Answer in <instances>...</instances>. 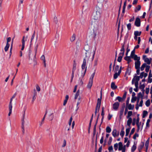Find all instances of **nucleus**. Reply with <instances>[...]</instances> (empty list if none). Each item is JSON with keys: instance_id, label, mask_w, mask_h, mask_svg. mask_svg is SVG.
<instances>
[{"instance_id": "1", "label": "nucleus", "mask_w": 152, "mask_h": 152, "mask_svg": "<svg viewBox=\"0 0 152 152\" xmlns=\"http://www.w3.org/2000/svg\"><path fill=\"white\" fill-rule=\"evenodd\" d=\"M82 70L81 71V77H83L87 70V66H86V58H84L83 59V64L81 66Z\"/></svg>"}, {"instance_id": "2", "label": "nucleus", "mask_w": 152, "mask_h": 152, "mask_svg": "<svg viewBox=\"0 0 152 152\" xmlns=\"http://www.w3.org/2000/svg\"><path fill=\"white\" fill-rule=\"evenodd\" d=\"M101 93V96L100 98H99L97 99V103L96 104V106L95 108V115H96V113L97 112V110H98V112L99 111V110L101 104V100L102 99V91L100 92Z\"/></svg>"}, {"instance_id": "3", "label": "nucleus", "mask_w": 152, "mask_h": 152, "mask_svg": "<svg viewBox=\"0 0 152 152\" xmlns=\"http://www.w3.org/2000/svg\"><path fill=\"white\" fill-rule=\"evenodd\" d=\"M131 58H133V50L131 51V55L130 56H126L124 57V59L127 61V64L128 65H130V63L132 61Z\"/></svg>"}, {"instance_id": "4", "label": "nucleus", "mask_w": 152, "mask_h": 152, "mask_svg": "<svg viewBox=\"0 0 152 152\" xmlns=\"http://www.w3.org/2000/svg\"><path fill=\"white\" fill-rule=\"evenodd\" d=\"M141 24L140 19L139 18H137L135 19L134 22V25L137 27H139Z\"/></svg>"}, {"instance_id": "5", "label": "nucleus", "mask_w": 152, "mask_h": 152, "mask_svg": "<svg viewBox=\"0 0 152 152\" xmlns=\"http://www.w3.org/2000/svg\"><path fill=\"white\" fill-rule=\"evenodd\" d=\"M119 105V103L118 102H116L114 103L113 105V108L114 110H116L118 109Z\"/></svg>"}, {"instance_id": "6", "label": "nucleus", "mask_w": 152, "mask_h": 152, "mask_svg": "<svg viewBox=\"0 0 152 152\" xmlns=\"http://www.w3.org/2000/svg\"><path fill=\"white\" fill-rule=\"evenodd\" d=\"M25 111H24V113L23 115V117L22 119V132L23 134L24 133V118L25 116Z\"/></svg>"}, {"instance_id": "7", "label": "nucleus", "mask_w": 152, "mask_h": 152, "mask_svg": "<svg viewBox=\"0 0 152 152\" xmlns=\"http://www.w3.org/2000/svg\"><path fill=\"white\" fill-rule=\"evenodd\" d=\"M84 49L86 51V52H88L90 49V46L88 45H86L84 46ZM87 53H86V57H87L86 55Z\"/></svg>"}, {"instance_id": "8", "label": "nucleus", "mask_w": 152, "mask_h": 152, "mask_svg": "<svg viewBox=\"0 0 152 152\" xmlns=\"http://www.w3.org/2000/svg\"><path fill=\"white\" fill-rule=\"evenodd\" d=\"M135 50L134 49V60L136 61H140V58L134 54Z\"/></svg>"}, {"instance_id": "9", "label": "nucleus", "mask_w": 152, "mask_h": 152, "mask_svg": "<svg viewBox=\"0 0 152 152\" xmlns=\"http://www.w3.org/2000/svg\"><path fill=\"white\" fill-rule=\"evenodd\" d=\"M76 63L75 61V60H74L73 61V68L72 69V73H74V72L75 71L76 69Z\"/></svg>"}, {"instance_id": "10", "label": "nucleus", "mask_w": 152, "mask_h": 152, "mask_svg": "<svg viewBox=\"0 0 152 152\" xmlns=\"http://www.w3.org/2000/svg\"><path fill=\"white\" fill-rule=\"evenodd\" d=\"M128 120L127 121V125L129 127H130L131 124L132 123V124L133 125V122H132V118L129 117L128 118Z\"/></svg>"}, {"instance_id": "11", "label": "nucleus", "mask_w": 152, "mask_h": 152, "mask_svg": "<svg viewBox=\"0 0 152 152\" xmlns=\"http://www.w3.org/2000/svg\"><path fill=\"white\" fill-rule=\"evenodd\" d=\"M131 72V66H130V65H128L126 72V73H127L128 75H130Z\"/></svg>"}, {"instance_id": "12", "label": "nucleus", "mask_w": 152, "mask_h": 152, "mask_svg": "<svg viewBox=\"0 0 152 152\" xmlns=\"http://www.w3.org/2000/svg\"><path fill=\"white\" fill-rule=\"evenodd\" d=\"M135 66L136 69L140 68V61H136L135 62Z\"/></svg>"}, {"instance_id": "13", "label": "nucleus", "mask_w": 152, "mask_h": 152, "mask_svg": "<svg viewBox=\"0 0 152 152\" xmlns=\"http://www.w3.org/2000/svg\"><path fill=\"white\" fill-rule=\"evenodd\" d=\"M24 38L25 37L23 36L22 40V48H21V50H24V49L25 47V41L24 40Z\"/></svg>"}, {"instance_id": "14", "label": "nucleus", "mask_w": 152, "mask_h": 152, "mask_svg": "<svg viewBox=\"0 0 152 152\" xmlns=\"http://www.w3.org/2000/svg\"><path fill=\"white\" fill-rule=\"evenodd\" d=\"M111 88L113 90H115L117 88V86L115 85L114 82H112L111 83Z\"/></svg>"}, {"instance_id": "15", "label": "nucleus", "mask_w": 152, "mask_h": 152, "mask_svg": "<svg viewBox=\"0 0 152 152\" xmlns=\"http://www.w3.org/2000/svg\"><path fill=\"white\" fill-rule=\"evenodd\" d=\"M93 81L89 80L87 85V87L88 88L90 89L92 86Z\"/></svg>"}, {"instance_id": "16", "label": "nucleus", "mask_w": 152, "mask_h": 152, "mask_svg": "<svg viewBox=\"0 0 152 152\" xmlns=\"http://www.w3.org/2000/svg\"><path fill=\"white\" fill-rule=\"evenodd\" d=\"M151 60L152 59L151 58H145V59L144 61L145 62H146L147 64L149 65L151 63Z\"/></svg>"}, {"instance_id": "17", "label": "nucleus", "mask_w": 152, "mask_h": 152, "mask_svg": "<svg viewBox=\"0 0 152 152\" xmlns=\"http://www.w3.org/2000/svg\"><path fill=\"white\" fill-rule=\"evenodd\" d=\"M141 8V5H139L136 7L135 8L134 12H137L138 11H140Z\"/></svg>"}, {"instance_id": "18", "label": "nucleus", "mask_w": 152, "mask_h": 152, "mask_svg": "<svg viewBox=\"0 0 152 152\" xmlns=\"http://www.w3.org/2000/svg\"><path fill=\"white\" fill-rule=\"evenodd\" d=\"M118 145L119 148H118V150L119 151H121L122 149L124 147H123V145H122V142H120L118 143Z\"/></svg>"}, {"instance_id": "19", "label": "nucleus", "mask_w": 152, "mask_h": 152, "mask_svg": "<svg viewBox=\"0 0 152 152\" xmlns=\"http://www.w3.org/2000/svg\"><path fill=\"white\" fill-rule=\"evenodd\" d=\"M137 38L138 39V44H140V42L141 41V39L140 37H137V36H136V35H134V39L136 40H137Z\"/></svg>"}, {"instance_id": "20", "label": "nucleus", "mask_w": 152, "mask_h": 152, "mask_svg": "<svg viewBox=\"0 0 152 152\" xmlns=\"http://www.w3.org/2000/svg\"><path fill=\"white\" fill-rule=\"evenodd\" d=\"M141 31H135L134 32V35L136 36H140L141 35Z\"/></svg>"}, {"instance_id": "21", "label": "nucleus", "mask_w": 152, "mask_h": 152, "mask_svg": "<svg viewBox=\"0 0 152 152\" xmlns=\"http://www.w3.org/2000/svg\"><path fill=\"white\" fill-rule=\"evenodd\" d=\"M142 144L139 146L138 148V149L139 151L140 152L141 149L143 148L144 145V143L143 142H141Z\"/></svg>"}, {"instance_id": "22", "label": "nucleus", "mask_w": 152, "mask_h": 152, "mask_svg": "<svg viewBox=\"0 0 152 152\" xmlns=\"http://www.w3.org/2000/svg\"><path fill=\"white\" fill-rule=\"evenodd\" d=\"M10 45L9 43H7L6 46L4 48V50L5 52H7L8 50Z\"/></svg>"}, {"instance_id": "23", "label": "nucleus", "mask_w": 152, "mask_h": 152, "mask_svg": "<svg viewBox=\"0 0 152 152\" xmlns=\"http://www.w3.org/2000/svg\"><path fill=\"white\" fill-rule=\"evenodd\" d=\"M111 129L109 126H107L106 128V132L107 133H109L111 132Z\"/></svg>"}, {"instance_id": "24", "label": "nucleus", "mask_w": 152, "mask_h": 152, "mask_svg": "<svg viewBox=\"0 0 152 152\" xmlns=\"http://www.w3.org/2000/svg\"><path fill=\"white\" fill-rule=\"evenodd\" d=\"M117 130L116 129H114L112 132V134L113 136L114 137H115L116 136V134Z\"/></svg>"}, {"instance_id": "25", "label": "nucleus", "mask_w": 152, "mask_h": 152, "mask_svg": "<svg viewBox=\"0 0 152 152\" xmlns=\"http://www.w3.org/2000/svg\"><path fill=\"white\" fill-rule=\"evenodd\" d=\"M146 64L145 63H144L141 66L140 69L141 71H143L144 70V68L146 66Z\"/></svg>"}, {"instance_id": "26", "label": "nucleus", "mask_w": 152, "mask_h": 152, "mask_svg": "<svg viewBox=\"0 0 152 152\" xmlns=\"http://www.w3.org/2000/svg\"><path fill=\"white\" fill-rule=\"evenodd\" d=\"M79 93H80V90H77V92L75 94V99H77L78 96L79 95Z\"/></svg>"}, {"instance_id": "27", "label": "nucleus", "mask_w": 152, "mask_h": 152, "mask_svg": "<svg viewBox=\"0 0 152 152\" xmlns=\"http://www.w3.org/2000/svg\"><path fill=\"white\" fill-rule=\"evenodd\" d=\"M125 132L124 131V128H123L120 132V135L122 137H123L124 136V135Z\"/></svg>"}, {"instance_id": "28", "label": "nucleus", "mask_w": 152, "mask_h": 152, "mask_svg": "<svg viewBox=\"0 0 152 152\" xmlns=\"http://www.w3.org/2000/svg\"><path fill=\"white\" fill-rule=\"evenodd\" d=\"M75 34H73L72 36V37L70 38V40L71 42L73 41L75 39Z\"/></svg>"}, {"instance_id": "29", "label": "nucleus", "mask_w": 152, "mask_h": 152, "mask_svg": "<svg viewBox=\"0 0 152 152\" xmlns=\"http://www.w3.org/2000/svg\"><path fill=\"white\" fill-rule=\"evenodd\" d=\"M36 95V94L35 93L34 94V95L32 97V99L31 101V103L32 104H33L34 103V100L36 99V97H35V96Z\"/></svg>"}, {"instance_id": "30", "label": "nucleus", "mask_w": 152, "mask_h": 152, "mask_svg": "<svg viewBox=\"0 0 152 152\" xmlns=\"http://www.w3.org/2000/svg\"><path fill=\"white\" fill-rule=\"evenodd\" d=\"M148 112L144 110L143 111V114L142 115V118H145L148 114Z\"/></svg>"}, {"instance_id": "31", "label": "nucleus", "mask_w": 152, "mask_h": 152, "mask_svg": "<svg viewBox=\"0 0 152 152\" xmlns=\"http://www.w3.org/2000/svg\"><path fill=\"white\" fill-rule=\"evenodd\" d=\"M133 106V105L132 106ZM129 110H133V107H132V105L131 104H129L128 105V106L126 107Z\"/></svg>"}, {"instance_id": "32", "label": "nucleus", "mask_w": 152, "mask_h": 152, "mask_svg": "<svg viewBox=\"0 0 152 152\" xmlns=\"http://www.w3.org/2000/svg\"><path fill=\"white\" fill-rule=\"evenodd\" d=\"M95 74V72H94L91 75L90 78L89 80L93 81V79L94 77V76Z\"/></svg>"}, {"instance_id": "33", "label": "nucleus", "mask_w": 152, "mask_h": 152, "mask_svg": "<svg viewBox=\"0 0 152 152\" xmlns=\"http://www.w3.org/2000/svg\"><path fill=\"white\" fill-rule=\"evenodd\" d=\"M132 111H129L128 113V115L127 116V118H129L132 115Z\"/></svg>"}, {"instance_id": "34", "label": "nucleus", "mask_w": 152, "mask_h": 152, "mask_svg": "<svg viewBox=\"0 0 152 152\" xmlns=\"http://www.w3.org/2000/svg\"><path fill=\"white\" fill-rule=\"evenodd\" d=\"M128 30H130L131 28V24L130 23H129L127 25Z\"/></svg>"}, {"instance_id": "35", "label": "nucleus", "mask_w": 152, "mask_h": 152, "mask_svg": "<svg viewBox=\"0 0 152 152\" xmlns=\"http://www.w3.org/2000/svg\"><path fill=\"white\" fill-rule=\"evenodd\" d=\"M95 13L96 14V17L97 18L100 17V13L99 11H96Z\"/></svg>"}, {"instance_id": "36", "label": "nucleus", "mask_w": 152, "mask_h": 152, "mask_svg": "<svg viewBox=\"0 0 152 152\" xmlns=\"http://www.w3.org/2000/svg\"><path fill=\"white\" fill-rule=\"evenodd\" d=\"M97 124H95L94 125V130H93V134L94 135H95L96 133V126Z\"/></svg>"}, {"instance_id": "37", "label": "nucleus", "mask_w": 152, "mask_h": 152, "mask_svg": "<svg viewBox=\"0 0 152 152\" xmlns=\"http://www.w3.org/2000/svg\"><path fill=\"white\" fill-rule=\"evenodd\" d=\"M126 94H127V92L126 91H125L123 96L122 97V100H124L126 98Z\"/></svg>"}, {"instance_id": "38", "label": "nucleus", "mask_w": 152, "mask_h": 152, "mask_svg": "<svg viewBox=\"0 0 152 152\" xmlns=\"http://www.w3.org/2000/svg\"><path fill=\"white\" fill-rule=\"evenodd\" d=\"M119 76V75L117 73V72H116L114 75L113 76V78L114 79H117L118 76Z\"/></svg>"}, {"instance_id": "39", "label": "nucleus", "mask_w": 152, "mask_h": 152, "mask_svg": "<svg viewBox=\"0 0 152 152\" xmlns=\"http://www.w3.org/2000/svg\"><path fill=\"white\" fill-rule=\"evenodd\" d=\"M118 100L119 102H121L122 100V98L120 96H118L116 97L115 100Z\"/></svg>"}, {"instance_id": "40", "label": "nucleus", "mask_w": 152, "mask_h": 152, "mask_svg": "<svg viewBox=\"0 0 152 152\" xmlns=\"http://www.w3.org/2000/svg\"><path fill=\"white\" fill-rule=\"evenodd\" d=\"M112 141V137H109V140L108 141V144L109 145L111 144Z\"/></svg>"}, {"instance_id": "41", "label": "nucleus", "mask_w": 152, "mask_h": 152, "mask_svg": "<svg viewBox=\"0 0 152 152\" xmlns=\"http://www.w3.org/2000/svg\"><path fill=\"white\" fill-rule=\"evenodd\" d=\"M150 100H148L145 102V105L147 107H149L150 105Z\"/></svg>"}, {"instance_id": "42", "label": "nucleus", "mask_w": 152, "mask_h": 152, "mask_svg": "<svg viewBox=\"0 0 152 152\" xmlns=\"http://www.w3.org/2000/svg\"><path fill=\"white\" fill-rule=\"evenodd\" d=\"M118 143H116L115 144H114V149L115 151H116L117 150L118 148Z\"/></svg>"}, {"instance_id": "43", "label": "nucleus", "mask_w": 152, "mask_h": 152, "mask_svg": "<svg viewBox=\"0 0 152 152\" xmlns=\"http://www.w3.org/2000/svg\"><path fill=\"white\" fill-rule=\"evenodd\" d=\"M130 97H127V98L126 102V106L127 107L128 106V105L129 104V100H130Z\"/></svg>"}, {"instance_id": "44", "label": "nucleus", "mask_w": 152, "mask_h": 152, "mask_svg": "<svg viewBox=\"0 0 152 152\" xmlns=\"http://www.w3.org/2000/svg\"><path fill=\"white\" fill-rule=\"evenodd\" d=\"M35 36V31H34V33L33 34L31 40V42L32 41V40L34 39Z\"/></svg>"}, {"instance_id": "45", "label": "nucleus", "mask_w": 152, "mask_h": 152, "mask_svg": "<svg viewBox=\"0 0 152 152\" xmlns=\"http://www.w3.org/2000/svg\"><path fill=\"white\" fill-rule=\"evenodd\" d=\"M123 57H122V56H119L117 59V61L118 62H120L122 60V59Z\"/></svg>"}, {"instance_id": "46", "label": "nucleus", "mask_w": 152, "mask_h": 152, "mask_svg": "<svg viewBox=\"0 0 152 152\" xmlns=\"http://www.w3.org/2000/svg\"><path fill=\"white\" fill-rule=\"evenodd\" d=\"M124 44L122 45L121 48L120 50V51L121 52H124Z\"/></svg>"}, {"instance_id": "47", "label": "nucleus", "mask_w": 152, "mask_h": 152, "mask_svg": "<svg viewBox=\"0 0 152 152\" xmlns=\"http://www.w3.org/2000/svg\"><path fill=\"white\" fill-rule=\"evenodd\" d=\"M124 44L122 45L121 48L120 50V51L121 52H124Z\"/></svg>"}, {"instance_id": "48", "label": "nucleus", "mask_w": 152, "mask_h": 152, "mask_svg": "<svg viewBox=\"0 0 152 152\" xmlns=\"http://www.w3.org/2000/svg\"><path fill=\"white\" fill-rule=\"evenodd\" d=\"M150 68V66L148 65H147L145 68V71L146 72H148L149 71V69Z\"/></svg>"}, {"instance_id": "49", "label": "nucleus", "mask_w": 152, "mask_h": 152, "mask_svg": "<svg viewBox=\"0 0 152 152\" xmlns=\"http://www.w3.org/2000/svg\"><path fill=\"white\" fill-rule=\"evenodd\" d=\"M118 70H119V66L118 65H116L115 67V72H117Z\"/></svg>"}, {"instance_id": "50", "label": "nucleus", "mask_w": 152, "mask_h": 152, "mask_svg": "<svg viewBox=\"0 0 152 152\" xmlns=\"http://www.w3.org/2000/svg\"><path fill=\"white\" fill-rule=\"evenodd\" d=\"M13 42V39H12V43L11 44V48H10V54H12V45Z\"/></svg>"}, {"instance_id": "51", "label": "nucleus", "mask_w": 152, "mask_h": 152, "mask_svg": "<svg viewBox=\"0 0 152 152\" xmlns=\"http://www.w3.org/2000/svg\"><path fill=\"white\" fill-rule=\"evenodd\" d=\"M117 56V51H116L115 52V60H114V64L113 65V69H114V67L115 65V61H116V58Z\"/></svg>"}, {"instance_id": "52", "label": "nucleus", "mask_w": 152, "mask_h": 152, "mask_svg": "<svg viewBox=\"0 0 152 152\" xmlns=\"http://www.w3.org/2000/svg\"><path fill=\"white\" fill-rule=\"evenodd\" d=\"M41 60H43L44 63H45V57L44 55H42L41 57Z\"/></svg>"}, {"instance_id": "53", "label": "nucleus", "mask_w": 152, "mask_h": 152, "mask_svg": "<svg viewBox=\"0 0 152 152\" xmlns=\"http://www.w3.org/2000/svg\"><path fill=\"white\" fill-rule=\"evenodd\" d=\"M103 139H104V136H102L101 137V138L100 139V143L102 144L103 143Z\"/></svg>"}, {"instance_id": "54", "label": "nucleus", "mask_w": 152, "mask_h": 152, "mask_svg": "<svg viewBox=\"0 0 152 152\" xmlns=\"http://www.w3.org/2000/svg\"><path fill=\"white\" fill-rule=\"evenodd\" d=\"M150 121V119H148L147 121L146 124V126L147 127H149V123Z\"/></svg>"}, {"instance_id": "55", "label": "nucleus", "mask_w": 152, "mask_h": 152, "mask_svg": "<svg viewBox=\"0 0 152 152\" xmlns=\"http://www.w3.org/2000/svg\"><path fill=\"white\" fill-rule=\"evenodd\" d=\"M72 117L71 116L70 118L69 121V126H70L72 122Z\"/></svg>"}, {"instance_id": "56", "label": "nucleus", "mask_w": 152, "mask_h": 152, "mask_svg": "<svg viewBox=\"0 0 152 152\" xmlns=\"http://www.w3.org/2000/svg\"><path fill=\"white\" fill-rule=\"evenodd\" d=\"M12 104H9V111H12Z\"/></svg>"}, {"instance_id": "57", "label": "nucleus", "mask_w": 152, "mask_h": 152, "mask_svg": "<svg viewBox=\"0 0 152 152\" xmlns=\"http://www.w3.org/2000/svg\"><path fill=\"white\" fill-rule=\"evenodd\" d=\"M149 142H148V141H146V142L145 145L146 148V150H147L148 148V145H149Z\"/></svg>"}, {"instance_id": "58", "label": "nucleus", "mask_w": 152, "mask_h": 152, "mask_svg": "<svg viewBox=\"0 0 152 152\" xmlns=\"http://www.w3.org/2000/svg\"><path fill=\"white\" fill-rule=\"evenodd\" d=\"M139 136V135L138 134L136 133L134 135V139H136V137H138Z\"/></svg>"}, {"instance_id": "59", "label": "nucleus", "mask_w": 152, "mask_h": 152, "mask_svg": "<svg viewBox=\"0 0 152 152\" xmlns=\"http://www.w3.org/2000/svg\"><path fill=\"white\" fill-rule=\"evenodd\" d=\"M124 110L122 109H121L120 111V115H122L124 111Z\"/></svg>"}, {"instance_id": "60", "label": "nucleus", "mask_w": 152, "mask_h": 152, "mask_svg": "<svg viewBox=\"0 0 152 152\" xmlns=\"http://www.w3.org/2000/svg\"><path fill=\"white\" fill-rule=\"evenodd\" d=\"M112 117V115H110V114H109L107 116L108 119V120H110Z\"/></svg>"}, {"instance_id": "61", "label": "nucleus", "mask_w": 152, "mask_h": 152, "mask_svg": "<svg viewBox=\"0 0 152 152\" xmlns=\"http://www.w3.org/2000/svg\"><path fill=\"white\" fill-rule=\"evenodd\" d=\"M131 128L129 127V128H128L126 129V132L129 133Z\"/></svg>"}, {"instance_id": "62", "label": "nucleus", "mask_w": 152, "mask_h": 152, "mask_svg": "<svg viewBox=\"0 0 152 152\" xmlns=\"http://www.w3.org/2000/svg\"><path fill=\"white\" fill-rule=\"evenodd\" d=\"M136 124H137V128H138V129H139V127H140V125H141V122H138V123H136Z\"/></svg>"}, {"instance_id": "63", "label": "nucleus", "mask_w": 152, "mask_h": 152, "mask_svg": "<svg viewBox=\"0 0 152 152\" xmlns=\"http://www.w3.org/2000/svg\"><path fill=\"white\" fill-rule=\"evenodd\" d=\"M36 88L37 90L38 91H40V87H39V86L38 85H37L36 86Z\"/></svg>"}, {"instance_id": "64", "label": "nucleus", "mask_w": 152, "mask_h": 152, "mask_svg": "<svg viewBox=\"0 0 152 152\" xmlns=\"http://www.w3.org/2000/svg\"><path fill=\"white\" fill-rule=\"evenodd\" d=\"M124 52H121L119 54V56H122V57H123L124 54Z\"/></svg>"}]
</instances>
